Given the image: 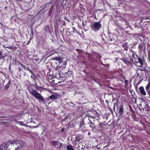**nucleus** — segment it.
<instances>
[{"instance_id": "2eb2a0df", "label": "nucleus", "mask_w": 150, "mask_h": 150, "mask_svg": "<svg viewBox=\"0 0 150 150\" xmlns=\"http://www.w3.org/2000/svg\"><path fill=\"white\" fill-rule=\"evenodd\" d=\"M67 150H74L72 146L71 145H69L67 146Z\"/></svg>"}, {"instance_id": "49530a36", "label": "nucleus", "mask_w": 150, "mask_h": 150, "mask_svg": "<svg viewBox=\"0 0 150 150\" xmlns=\"http://www.w3.org/2000/svg\"><path fill=\"white\" fill-rule=\"evenodd\" d=\"M68 34H69L68 35H70V32H69V33H68Z\"/></svg>"}, {"instance_id": "a211bd4d", "label": "nucleus", "mask_w": 150, "mask_h": 150, "mask_svg": "<svg viewBox=\"0 0 150 150\" xmlns=\"http://www.w3.org/2000/svg\"><path fill=\"white\" fill-rule=\"evenodd\" d=\"M119 76L123 79H125L126 78L125 76L123 74V73L119 74Z\"/></svg>"}, {"instance_id": "7c9ffc66", "label": "nucleus", "mask_w": 150, "mask_h": 150, "mask_svg": "<svg viewBox=\"0 0 150 150\" xmlns=\"http://www.w3.org/2000/svg\"><path fill=\"white\" fill-rule=\"evenodd\" d=\"M17 142L19 144L20 143V142H21L22 143V144L21 145V146H22L23 144V142L22 140H18L17 141Z\"/></svg>"}, {"instance_id": "a18cd8bd", "label": "nucleus", "mask_w": 150, "mask_h": 150, "mask_svg": "<svg viewBox=\"0 0 150 150\" xmlns=\"http://www.w3.org/2000/svg\"><path fill=\"white\" fill-rule=\"evenodd\" d=\"M68 34H69L68 35H70V32H69V33H68Z\"/></svg>"}, {"instance_id": "ea45409f", "label": "nucleus", "mask_w": 150, "mask_h": 150, "mask_svg": "<svg viewBox=\"0 0 150 150\" xmlns=\"http://www.w3.org/2000/svg\"><path fill=\"white\" fill-rule=\"evenodd\" d=\"M91 133L90 132H88V136H89L91 135Z\"/></svg>"}, {"instance_id": "e433bc0d", "label": "nucleus", "mask_w": 150, "mask_h": 150, "mask_svg": "<svg viewBox=\"0 0 150 150\" xmlns=\"http://www.w3.org/2000/svg\"><path fill=\"white\" fill-rule=\"evenodd\" d=\"M18 69H19V71H21L22 70L21 68L20 67H18Z\"/></svg>"}, {"instance_id": "37998d69", "label": "nucleus", "mask_w": 150, "mask_h": 150, "mask_svg": "<svg viewBox=\"0 0 150 150\" xmlns=\"http://www.w3.org/2000/svg\"><path fill=\"white\" fill-rule=\"evenodd\" d=\"M64 20H66L67 21V18L66 17H64Z\"/></svg>"}, {"instance_id": "8fccbe9b", "label": "nucleus", "mask_w": 150, "mask_h": 150, "mask_svg": "<svg viewBox=\"0 0 150 150\" xmlns=\"http://www.w3.org/2000/svg\"><path fill=\"white\" fill-rule=\"evenodd\" d=\"M149 112H150V109H149Z\"/></svg>"}, {"instance_id": "603ef678", "label": "nucleus", "mask_w": 150, "mask_h": 150, "mask_svg": "<svg viewBox=\"0 0 150 150\" xmlns=\"http://www.w3.org/2000/svg\"><path fill=\"white\" fill-rule=\"evenodd\" d=\"M17 149H15V150H17Z\"/></svg>"}, {"instance_id": "dca6fc26", "label": "nucleus", "mask_w": 150, "mask_h": 150, "mask_svg": "<svg viewBox=\"0 0 150 150\" xmlns=\"http://www.w3.org/2000/svg\"><path fill=\"white\" fill-rule=\"evenodd\" d=\"M10 85V82L7 83V84L5 86L4 88V90H7L9 87Z\"/></svg>"}, {"instance_id": "6e6552de", "label": "nucleus", "mask_w": 150, "mask_h": 150, "mask_svg": "<svg viewBox=\"0 0 150 150\" xmlns=\"http://www.w3.org/2000/svg\"><path fill=\"white\" fill-rule=\"evenodd\" d=\"M124 111V110L123 105H120L119 107H118L117 108V111L118 114L120 115H123Z\"/></svg>"}, {"instance_id": "a19ab883", "label": "nucleus", "mask_w": 150, "mask_h": 150, "mask_svg": "<svg viewBox=\"0 0 150 150\" xmlns=\"http://www.w3.org/2000/svg\"><path fill=\"white\" fill-rule=\"evenodd\" d=\"M36 88H37V89H38V88H40L39 87H39H38L37 86L36 87Z\"/></svg>"}, {"instance_id": "72a5a7b5", "label": "nucleus", "mask_w": 150, "mask_h": 150, "mask_svg": "<svg viewBox=\"0 0 150 150\" xmlns=\"http://www.w3.org/2000/svg\"><path fill=\"white\" fill-rule=\"evenodd\" d=\"M0 118H8L9 117L7 116H1L0 117Z\"/></svg>"}, {"instance_id": "a878e982", "label": "nucleus", "mask_w": 150, "mask_h": 150, "mask_svg": "<svg viewBox=\"0 0 150 150\" xmlns=\"http://www.w3.org/2000/svg\"><path fill=\"white\" fill-rule=\"evenodd\" d=\"M80 127H81L82 126H83L84 125V124L83 122H81L80 124Z\"/></svg>"}, {"instance_id": "3c124183", "label": "nucleus", "mask_w": 150, "mask_h": 150, "mask_svg": "<svg viewBox=\"0 0 150 150\" xmlns=\"http://www.w3.org/2000/svg\"><path fill=\"white\" fill-rule=\"evenodd\" d=\"M6 48H8V47H6Z\"/></svg>"}, {"instance_id": "39448f33", "label": "nucleus", "mask_w": 150, "mask_h": 150, "mask_svg": "<svg viewBox=\"0 0 150 150\" xmlns=\"http://www.w3.org/2000/svg\"><path fill=\"white\" fill-rule=\"evenodd\" d=\"M132 56L134 58V61L136 65H137L139 62L140 63V66H137L138 67H142L143 65L144 62L142 59L139 57L137 54H133Z\"/></svg>"}, {"instance_id": "9b49d317", "label": "nucleus", "mask_w": 150, "mask_h": 150, "mask_svg": "<svg viewBox=\"0 0 150 150\" xmlns=\"http://www.w3.org/2000/svg\"><path fill=\"white\" fill-rule=\"evenodd\" d=\"M75 138V140L76 141L78 142H79L80 140L82 139L83 137L81 135L79 134H78V135Z\"/></svg>"}, {"instance_id": "c85d7f7f", "label": "nucleus", "mask_w": 150, "mask_h": 150, "mask_svg": "<svg viewBox=\"0 0 150 150\" xmlns=\"http://www.w3.org/2000/svg\"><path fill=\"white\" fill-rule=\"evenodd\" d=\"M146 91L148 95L150 96V90H149V89H148V90H146Z\"/></svg>"}, {"instance_id": "c03bdc74", "label": "nucleus", "mask_w": 150, "mask_h": 150, "mask_svg": "<svg viewBox=\"0 0 150 150\" xmlns=\"http://www.w3.org/2000/svg\"><path fill=\"white\" fill-rule=\"evenodd\" d=\"M73 30H75V28H74V27H73Z\"/></svg>"}, {"instance_id": "f3484780", "label": "nucleus", "mask_w": 150, "mask_h": 150, "mask_svg": "<svg viewBox=\"0 0 150 150\" xmlns=\"http://www.w3.org/2000/svg\"><path fill=\"white\" fill-rule=\"evenodd\" d=\"M54 59L57 61H61L62 60V58L60 57H54Z\"/></svg>"}, {"instance_id": "393cba45", "label": "nucleus", "mask_w": 150, "mask_h": 150, "mask_svg": "<svg viewBox=\"0 0 150 150\" xmlns=\"http://www.w3.org/2000/svg\"><path fill=\"white\" fill-rule=\"evenodd\" d=\"M54 76V75H53H53L48 76V78L49 79H50V80H51L53 78Z\"/></svg>"}, {"instance_id": "6ab92c4d", "label": "nucleus", "mask_w": 150, "mask_h": 150, "mask_svg": "<svg viewBox=\"0 0 150 150\" xmlns=\"http://www.w3.org/2000/svg\"><path fill=\"white\" fill-rule=\"evenodd\" d=\"M89 120L90 121V123L92 124V125H93V122L92 121V120H93V121H94V119H93V118H92V117H90V118H89Z\"/></svg>"}, {"instance_id": "f704fd0d", "label": "nucleus", "mask_w": 150, "mask_h": 150, "mask_svg": "<svg viewBox=\"0 0 150 150\" xmlns=\"http://www.w3.org/2000/svg\"><path fill=\"white\" fill-rule=\"evenodd\" d=\"M27 70L28 71L30 72V73H31V72H32V71L29 68H27Z\"/></svg>"}, {"instance_id": "423d86ee", "label": "nucleus", "mask_w": 150, "mask_h": 150, "mask_svg": "<svg viewBox=\"0 0 150 150\" xmlns=\"http://www.w3.org/2000/svg\"><path fill=\"white\" fill-rule=\"evenodd\" d=\"M120 59L128 65H131L132 64V63H133V60L132 58H129L127 57H124Z\"/></svg>"}, {"instance_id": "cd10ccee", "label": "nucleus", "mask_w": 150, "mask_h": 150, "mask_svg": "<svg viewBox=\"0 0 150 150\" xmlns=\"http://www.w3.org/2000/svg\"><path fill=\"white\" fill-rule=\"evenodd\" d=\"M6 55H1L0 56V59L4 58L5 57Z\"/></svg>"}, {"instance_id": "09e8293b", "label": "nucleus", "mask_w": 150, "mask_h": 150, "mask_svg": "<svg viewBox=\"0 0 150 150\" xmlns=\"http://www.w3.org/2000/svg\"><path fill=\"white\" fill-rule=\"evenodd\" d=\"M6 8H7V7H5V9H6Z\"/></svg>"}, {"instance_id": "7ed1b4c3", "label": "nucleus", "mask_w": 150, "mask_h": 150, "mask_svg": "<svg viewBox=\"0 0 150 150\" xmlns=\"http://www.w3.org/2000/svg\"><path fill=\"white\" fill-rule=\"evenodd\" d=\"M100 22L101 21H99L92 23L91 26L92 30L95 32L98 31L102 26Z\"/></svg>"}, {"instance_id": "bb28decb", "label": "nucleus", "mask_w": 150, "mask_h": 150, "mask_svg": "<svg viewBox=\"0 0 150 150\" xmlns=\"http://www.w3.org/2000/svg\"><path fill=\"white\" fill-rule=\"evenodd\" d=\"M30 77L32 79H33L34 81H35L36 79V77L33 76L31 75L30 76Z\"/></svg>"}, {"instance_id": "2f4dec72", "label": "nucleus", "mask_w": 150, "mask_h": 150, "mask_svg": "<svg viewBox=\"0 0 150 150\" xmlns=\"http://www.w3.org/2000/svg\"><path fill=\"white\" fill-rule=\"evenodd\" d=\"M32 75V76H34V77H36V76L35 75V74H34V73L32 71V72H31L30 73Z\"/></svg>"}, {"instance_id": "c756f323", "label": "nucleus", "mask_w": 150, "mask_h": 150, "mask_svg": "<svg viewBox=\"0 0 150 150\" xmlns=\"http://www.w3.org/2000/svg\"><path fill=\"white\" fill-rule=\"evenodd\" d=\"M125 83L126 85H128V82L127 80H125Z\"/></svg>"}, {"instance_id": "b1692460", "label": "nucleus", "mask_w": 150, "mask_h": 150, "mask_svg": "<svg viewBox=\"0 0 150 150\" xmlns=\"http://www.w3.org/2000/svg\"><path fill=\"white\" fill-rule=\"evenodd\" d=\"M59 146L58 147V148L59 149H60L61 147H62V146L63 145V144L62 143H60L59 142Z\"/></svg>"}, {"instance_id": "9d476101", "label": "nucleus", "mask_w": 150, "mask_h": 150, "mask_svg": "<svg viewBox=\"0 0 150 150\" xmlns=\"http://www.w3.org/2000/svg\"><path fill=\"white\" fill-rule=\"evenodd\" d=\"M140 92V93L143 95L145 96L146 95V93L144 90V87L142 86H140L139 88Z\"/></svg>"}, {"instance_id": "f8f14e48", "label": "nucleus", "mask_w": 150, "mask_h": 150, "mask_svg": "<svg viewBox=\"0 0 150 150\" xmlns=\"http://www.w3.org/2000/svg\"><path fill=\"white\" fill-rule=\"evenodd\" d=\"M58 98V96L57 95H52L51 96L49 97L48 98H49V100L50 99H51L53 100H54Z\"/></svg>"}, {"instance_id": "0eeeda50", "label": "nucleus", "mask_w": 150, "mask_h": 150, "mask_svg": "<svg viewBox=\"0 0 150 150\" xmlns=\"http://www.w3.org/2000/svg\"><path fill=\"white\" fill-rule=\"evenodd\" d=\"M145 44L144 42H142L140 43L138 45V48L139 51H142L143 50V51H144L145 50V47H146Z\"/></svg>"}, {"instance_id": "58836bf2", "label": "nucleus", "mask_w": 150, "mask_h": 150, "mask_svg": "<svg viewBox=\"0 0 150 150\" xmlns=\"http://www.w3.org/2000/svg\"><path fill=\"white\" fill-rule=\"evenodd\" d=\"M47 75L48 76H51V75L50 74H49V73H47Z\"/></svg>"}, {"instance_id": "5701e85b", "label": "nucleus", "mask_w": 150, "mask_h": 150, "mask_svg": "<svg viewBox=\"0 0 150 150\" xmlns=\"http://www.w3.org/2000/svg\"><path fill=\"white\" fill-rule=\"evenodd\" d=\"M148 57L149 61L150 62V51H149L148 52Z\"/></svg>"}, {"instance_id": "1a4fd4ad", "label": "nucleus", "mask_w": 150, "mask_h": 150, "mask_svg": "<svg viewBox=\"0 0 150 150\" xmlns=\"http://www.w3.org/2000/svg\"><path fill=\"white\" fill-rule=\"evenodd\" d=\"M59 142L56 140L53 141H52L51 142V145L53 146H56L59 145Z\"/></svg>"}, {"instance_id": "c9c22d12", "label": "nucleus", "mask_w": 150, "mask_h": 150, "mask_svg": "<svg viewBox=\"0 0 150 150\" xmlns=\"http://www.w3.org/2000/svg\"><path fill=\"white\" fill-rule=\"evenodd\" d=\"M21 66L22 67H23L24 68L25 67V66L22 64H21Z\"/></svg>"}, {"instance_id": "f257e3e1", "label": "nucleus", "mask_w": 150, "mask_h": 150, "mask_svg": "<svg viewBox=\"0 0 150 150\" xmlns=\"http://www.w3.org/2000/svg\"><path fill=\"white\" fill-rule=\"evenodd\" d=\"M29 93L32 95L36 99L39 101H41L43 104L45 105L46 104V101H49V98H45L44 99L42 96L36 90L34 89L30 88L28 89Z\"/></svg>"}, {"instance_id": "20e7f679", "label": "nucleus", "mask_w": 150, "mask_h": 150, "mask_svg": "<svg viewBox=\"0 0 150 150\" xmlns=\"http://www.w3.org/2000/svg\"><path fill=\"white\" fill-rule=\"evenodd\" d=\"M53 72L55 78H57L58 79H62L63 74L60 70L56 68L53 69Z\"/></svg>"}, {"instance_id": "aec40b11", "label": "nucleus", "mask_w": 150, "mask_h": 150, "mask_svg": "<svg viewBox=\"0 0 150 150\" xmlns=\"http://www.w3.org/2000/svg\"><path fill=\"white\" fill-rule=\"evenodd\" d=\"M118 71L119 73V74L123 73V70L121 68L119 69L118 70Z\"/></svg>"}, {"instance_id": "ddd939ff", "label": "nucleus", "mask_w": 150, "mask_h": 150, "mask_svg": "<svg viewBox=\"0 0 150 150\" xmlns=\"http://www.w3.org/2000/svg\"><path fill=\"white\" fill-rule=\"evenodd\" d=\"M122 46L124 47L125 50L127 51L128 50V45H127L126 43H125L123 44Z\"/></svg>"}, {"instance_id": "473e14b6", "label": "nucleus", "mask_w": 150, "mask_h": 150, "mask_svg": "<svg viewBox=\"0 0 150 150\" xmlns=\"http://www.w3.org/2000/svg\"><path fill=\"white\" fill-rule=\"evenodd\" d=\"M65 130V129L64 128L62 127L61 129V132H63Z\"/></svg>"}, {"instance_id": "4c0bfd02", "label": "nucleus", "mask_w": 150, "mask_h": 150, "mask_svg": "<svg viewBox=\"0 0 150 150\" xmlns=\"http://www.w3.org/2000/svg\"><path fill=\"white\" fill-rule=\"evenodd\" d=\"M2 51H0V56H1V55H3L2 54Z\"/></svg>"}, {"instance_id": "79ce46f5", "label": "nucleus", "mask_w": 150, "mask_h": 150, "mask_svg": "<svg viewBox=\"0 0 150 150\" xmlns=\"http://www.w3.org/2000/svg\"><path fill=\"white\" fill-rule=\"evenodd\" d=\"M90 127H91V128H93V127L91 125H90Z\"/></svg>"}, {"instance_id": "f03ea898", "label": "nucleus", "mask_w": 150, "mask_h": 150, "mask_svg": "<svg viewBox=\"0 0 150 150\" xmlns=\"http://www.w3.org/2000/svg\"><path fill=\"white\" fill-rule=\"evenodd\" d=\"M63 75L61 80H63L64 81H65L66 82H71L73 79V74L71 71H68Z\"/></svg>"}, {"instance_id": "4468645a", "label": "nucleus", "mask_w": 150, "mask_h": 150, "mask_svg": "<svg viewBox=\"0 0 150 150\" xmlns=\"http://www.w3.org/2000/svg\"><path fill=\"white\" fill-rule=\"evenodd\" d=\"M59 21H60V23L62 25H66V23L65 21L64 20L62 19L61 18H60L59 19Z\"/></svg>"}, {"instance_id": "de8ad7c7", "label": "nucleus", "mask_w": 150, "mask_h": 150, "mask_svg": "<svg viewBox=\"0 0 150 150\" xmlns=\"http://www.w3.org/2000/svg\"><path fill=\"white\" fill-rule=\"evenodd\" d=\"M0 150H3L2 149L0 148Z\"/></svg>"}, {"instance_id": "412c9836", "label": "nucleus", "mask_w": 150, "mask_h": 150, "mask_svg": "<svg viewBox=\"0 0 150 150\" xmlns=\"http://www.w3.org/2000/svg\"><path fill=\"white\" fill-rule=\"evenodd\" d=\"M68 104H69V105L70 106H71L72 107H73L75 105L74 104V103L71 102H70Z\"/></svg>"}, {"instance_id": "864d4df0", "label": "nucleus", "mask_w": 150, "mask_h": 150, "mask_svg": "<svg viewBox=\"0 0 150 150\" xmlns=\"http://www.w3.org/2000/svg\"><path fill=\"white\" fill-rule=\"evenodd\" d=\"M149 72H150V71H149Z\"/></svg>"}, {"instance_id": "4be33fe9", "label": "nucleus", "mask_w": 150, "mask_h": 150, "mask_svg": "<svg viewBox=\"0 0 150 150\" xmlns=\"http://www.w3.org/2000/svg\"><path fill=\"white\" fill-rule=\"evenodd\" d=\"M108 41H110V42H112L113 40V38H111L110 37H109L108 38Z\"/></svg>"}]
</instances>
